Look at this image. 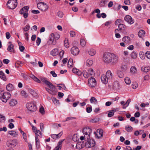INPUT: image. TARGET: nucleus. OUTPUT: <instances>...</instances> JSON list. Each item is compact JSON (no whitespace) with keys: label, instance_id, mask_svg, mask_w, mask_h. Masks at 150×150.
<instances>
[{"label":"nucleus","instance_id":"2","mask_svg":"<svg viewBox=\"0 0 150 150\" xmlns=\"http://www.w3.org/2000/svg\"><path fill=\"white\" fill-rule=\"evenodd\" d=\"M11 97L10 93L8 92H4V91H0V99L4 102L6 103L7 100Z\"/></svg>","mask_w":150,"mask_h":150},{"label":"nucleus","instance_id":"24","mask_svg":"<svg viewBox=\"0 0 150 150\" xmlns=\"http://www.w3.org/2000/svg\"><path fill=\"white\" fill-rule=\"evenodd\" d=\"M17 103V101L16 99H12L9 102V104L11 106H14L16 105Z\"/></svg>","mask_w":150,"mask_h":150},{"label":"nucleus","instance_id":"42","mask_svg":"<svg viewBox=\"0 0 150 150\" xmlns=\"http://www.w3.org/2000/svg\"><path fill=\"white\" fill-rule=\"evenodd\" d=\"M138 35L139 37L144 36L145 34V32L143 30H140L138 33Z\"/></svg>","mask_w":150,"mask_h":150},{"label":"nucleus","instance_id":"48","mask_svg":"<svg viewBox=\"0 0 150 150\" xmlns=\"http://www.w3.org/2000/svg\"><path fill=\"white\" fill-rule=\"evenodd\" d=\"M119 29H117L115 30V36L117 38H121V35L120 34L117 33L119 31Z\"/></svg>","mask_w":150,"mask_h":150},{"label":"nucleus","instance_id":"40","mask_svg":"<svg viewBox=\"0 0 150 150\" xmlns=\"http://www.w3.org/2000/svg\"><path fill=\"white\" fill-rule=\"evenodd\" d=\"M29 93L34 96H37L36 93L32 89H29L28 90Z\"/></svg>","mask_w":150,"mask_h":150},{"label":"nucleus","instance_id":"50","mask_svg":"<svg viewBox=\"0 0 150 150\" xmlns=\"http://www.w3.org/2000/svg\"><path fill=\"white\" fill-rule=\"evenodd\" d=\"M132 88L134 89H136L138 86V84L137 83L135 82H134L132 84Z\"/></svg>","mask_w":150,"mask_h":150},{"label":"nucleus","instance_id":"16","mask_svg":"<svg viewBox=\"0 0 150 150\" xmlns=\"http://www.w3.org/2000/svg\"><path fill=\"white\" fill-rule=\"evenodd\" d=\"M8 45L7 48V50L10 52H14V49L13 45L11 44V42H9L8 43Z\"/></svg>","mask_w":150,"mask_h":150},{"label":"nucleus","instance_id":"1","mask_svg":"<svg viewBox=\"0 0 150 150\" xmlns=\"http://www.w3.org/2000/svg\"><path fill=\"white\" fill-rule=\"evenodd\" d=\"M41 81L45 83L50 89L46 88V90L50 94L52 95H54L56 93V89L55 87L52 84L47 80L45 78H42L41 79Z\"/></svg>","mask_w":150,"mask_h":150},{"label":"nucleus","instance_id":"52","mask_svg":"<svg viewBox=\"0 0 150 150\" xmlns=\"http://www.w3.org/2000/svg\"><path fill=\"white\" fill-rule=\"evenodd\" d=\"M117 74L118 76L120 78H122L123 77L124 74L123 73L120 71H118Z\"/></svg>","mask_w":150,"mask_h":150},{"label":"nucleus","instance_id":"51","mask_svg":"<svg viewBox=\"0 0 150 150\" xmlns=\"http://www.w3.org/2000/svg\"><path fill=\"white\" fill-rule=\"evenodd\" d=\"M125 83L127 84H129L131 83V80L130 78L128 77H127L125 79Z\"/></svg>","mask_w":150,"mask_h":150},{"label":"nucleus","instance_id":"55","mask_svg":"<svg viewBox=\"0 0 150 150\" xmlns=\"http://www.w3.org/2000/svg\"><path fill=\"white\" fill-rule=\"evenodd\" d=\"M147 58L150 59V51H147L145 54Z\"/></svg>","mask_w":150,"mask_h":150},{"label":"nucleus","instance_id":"49","mask_svg":"<svg viewBox=\"0 0 150 150\" xmlns=\"http://www.w3.org/2000/svg\"><path fill=\"white\" fill-rule=\"evenodd\" d=\"M38 136H39V134H38L37 135H36L35 138V142L36 143L37 147L38 145V147H39L40 145V142L39 140L38 139Z\"/></svg>","mask_w":150,"mask_h":150},{"label":"nucleus","instance_id":"61","mask_svg":"<svg viewBox=\"0 0 150 150\" xmlns=\"http://www.w3.org/2000/svg\"><path fill=\"white\" fill-rule=\"evenodd\" d=\"M64 53V52L63 50L61 51L59 53V55L61 59H62L63 57Z\"/></svg>","mask_w":150,"mask_h":150},{"label":"nucleus","instance_id":"12","mask_svg":"<svg viewBox=\"0 0 150 150\" xmlns=\"http://www.w3.org/2000/svg\"><path fill=\"white\" fill-rule=\"evenodd\" d=\"M79 50L76 46L73 47L71 49V53L74 55L76 56L78 54L79 52Z\"/></svg>","mask_w":150,"mask_h":150},{"label":"nucleus","instance_id":"30","mask_svg":"<svg viewBox=\"0 0 150 150\" xmlns=\"http://www.w3.org/2000/svg\"><path fill=\"white\" fill-rule=\"evenodd\" d=\"M68 67L69 68H71L73 67V60L72 59H69L68 62Z\"/></svg>","mask_w":150,"mask_h":150},{"label":"nucleus","instance_id":"5","mask_svg":"<svg viewBox=\"0 0 150 150\" xmlns=\"http://www.w3.org/2000/svg\"><path fill=\"white\" fill-rule=\"evenodd\" d=\"M119 61V57L116 54L111 53L110 63L112 65L116 64Z\"/></svg>","mask_w":150,"mask_h":150},{"label":"nucleus","instance_id":"35","mask_svg":"<svg viewBox=\"0 0 150 150\" xmlns=\"http://www.w3.org/2000/svg\"><path fill=\"white\" fill-rule=\"evenodd\" d=\"M88 54L91 56H93L96 54L95 50L93 49H90L88 52Z\"/></svg>","mask_w":150,"mask_h":150},{"label":"nucleus","instance_id":"15","mask_svg":"<svg viewBox=\"0 0 150 150\" xmlns=\"http://www.w3.org/2000/svg\"><path fill=\"white\" fill-rule=\"evenodd\" d=\"M103 131L102 129H98L97 130V133L95 134V137L98 138H101L103 136Z\"/></svg>","mask_w":150,"mask_h":150},{"label":"nucleus","instance_id":"20","mask_svg":"<svg viewBox=\"0 0 150 150\" xmlns=\"http://www.w3.org/2000/svg\"><path fill=\"white\" fill-rule=\"evenodd\" d=\"M101 80L102 82L105 84H107L109 80L107 78V77L105 74L101 75Z\"/></svg>","mask_w":150,"mask_h":150},{"label":"nucleus","instance_id":"8","mask_svg":"<svg viewBox=\"0 0 150 150\" xmlns=\"http://www.w3.org/2000/svg\"><path fill=\"white\" fill-rule=\"evenodd\" d=\"M85 146L87 148L93 147L95 145V142L92 139H88L87 142H85Z\"/></svg>","mask_w":150,"mask_h":150},{"label":"nucleus","instance_id":"25","mask_svg":"<svg viewBox=\"0 0 150 150\" xmlns=\"http://www.w3.org/2000/svg\"><path fill=\"white\" fill-rule=\"evenodd\" d=\"M8 133L10 135L13 137H16L18 136V132L14 130L9 131Z\"/></svg>","mask_w":150,"mask_h":150},{"label":"nucleus","instance_id":"17","mask_svg":"<svg viewBox=\"0 0 150 150\" xmlns=\"http://www.w3.org/2000/svg\"><path fill=\"white\" fill-rule=\"evenodd\" d=\"M119 110L118 108H113L112 110L109 111V113L108 114V117H111L114 114V112Z\"/></svg>","mask_w":150,"mask_h":150},{"label":"nucleus","instance_id":"44","mask_svg":"<svg viewBox=\"0 0 150 150\" xmlns=\"http://www.w3.org/2000/svg\"><path fill=\"white\" fill-rule=\"evenodd\" d=\"M118 27L119 29L120 30H125L126 27V26L123 24H120L119 25Z\"/></svg>","mask_w":150,"mask_h":150},{"label":"nucleus","instance_id":"45","mask_svg":"<svg viewBox=\"0 0 150 150\" xmlns=\"http://www.w3.org/2000/svg\"><path fill=\"white\" fill-rule=\"evenodd\" d=\"M80 44L82 46L84 47L86 44L85 40L81 38L80 40Z\"/></svg>","mask_w":150,"mask_h":150},{"label":"nucleus","instance_id":"37","mask_svg":"<svg viewBox=\"0 0 150 150\" xmlns=\"http://www.w3.org/2000/svg\"><path fill=\"white\" fill-rule=\"evenodd\" d=\"M64 46L67 48H68L69 47V42L68 41V40L67 38H65L64 41Z\"/></svg>","mask_w":150,"mask_h":150},{"label":"nucleus","instance_id":"31","mask_svg":"<svg viewBox=\"0 0 150 150\" xmlns=\"http://www.w3.org/2000/svg\"><path fill=\"white\" fill-rule=\"evenodd\" d=\"M142 70L145 72H147L150 70V67L149 66H143L142 67Z\"/></svg>","mask_w":150,"mask_h":150},{"label":"nucleus","instance_id":"33","mask_svg":"<svg viewBox=\"0 0 150 150\" xmlns=\"http://www.w3.org/2000/svg\"><path fill=\"white\" fill-rule=\"evenodd\" d=\"M6 89L8 91H11L13 89V86L11 84L9 83L6 86Z\"/></svg>","mask_w":150,"mask_h":150},{"label":"nucleus","instance_id":"10","mask_svg":"<svg viewBox=\"0 0 150 150\" xmlns=\"http://www.w3.org/2000/svg\"><path fill=\"white\" fill-rule=\"evenodd\" d=\"M96 84V81L95 78L91 77L88 80V84L90 87L91 88L95 87Z\"/></svg>","mask_w":150,"mask_h":150},{"label":"nucleus","instance_id":"13","mask_svg":"<svg viewBox=\"0 0 150 150\" xmlns=\"http://www.w3.org/2000/svg\"><path fill=\"white\" fill-rule=\"evenodd\" d=\"M124 20L130 24H132L134 22V20L129 15H126L124 18Z\"/></svg>","mask_w":150,"mask_h":150},{"label":"nucleus","instance_id":"39","mask_svg":"<svg viewBox=\"0 0 150 150\" xmlns=\"http://www.w3.org/2000/svg\"><path fill=\"white\" fill-rule=\"evenodd\" d=\"M21 95L24 98H26L28 96V94L24 91H22L21 92Z\"/></svg>","mask_w":150,"mask_h":150},{"label":"nucleus","instance_id":"22","mask_svg":"<svg viewBox=\"0 0 150 150\" xmlns=\"http://www.w3.org/2000/svg\"><path fill=\"white\" fill-rule=\"evenodd\" d=\"M105 76L109 81L111 80L113 77V74L110 71H108L106 73Z\"/></svg>","mask_w":150,"mask_h":150},{"label":"nucleus","instance_id":"62","mask_svg":"<svg viewBox=\"0 0 150 150\" xmlns=\"http://www.w3.org/2000/svg\"><path fill=\"white\" fill-rule=\"evenodd\" d=\"M40 126L41 131H43L44 128L43 124L42 123H40Z\"/></svg>","mask_w":150,"mask_h":150},{"label":"nucleus","instance_id":"47","mask_svg":"<svg viewBox=\"0 0 150 150\" xmlns=\"http://www.w3.org/2000/svg\"><path fill=\"white\" fill-rule=\"evenodd\" d=\"M139 56L141 59H144L145 58L144 53L143 52H140L139 54Z\"/></svg>","mask_w":150,"mask_h":150},{"label":"nucleus","instance_id":"57","mask_svg":"<svg viewBox=\"0 0 150 150\" xmlns=\"http://www.w3.org/2000/svg\"><path fill=\"white\" fill-rule=\"evenodd\" d=\"M40 112L42 114H45V110L43 107H41L40 109Z\"/></svg>","mask_w":150,"mask_h":150},{"label":"nucleus","instance_id":"64","mask_svg":"<svg viewBox=\"0 0 150 150\" xmlns=\"http://www.w3.org/2000/svg\"><path fill=\"white\" fill-rule=\"evenodd\" d=\"M122 20L120 19H117L115 22V23L116 25H117L119 23H121Z\"/></svg>","mask_w":150,"mask_h":150},{"label":"nucleus","instance_id":"58","mask_svg":"<svg viewBox=\"0 0 150 150\" xmlns=\"http://www.w3.org/2000/svg\"><path fill=\"white\" fill-rule=\"evenodd\" d=\"M121 69L123 71H125L127 69V66L125 65H122L121 67Z\"/></svg>","mask_w":150,"mask_h":150},{"label":"nucleus","instance_id":"19","mask_svg":"<svg viewBox=\"0 0 150 150\" xmlns=\"http://www.w3.org/2000/svg\"><path fill=\"white\" fill-rule=\"evenodd\" d=\"M72 71L74 73L78 76H81L82 74L81 71L76 68H74L72 69Z\"/></svg>","mask_w":150,"mask_h":150},{"label":"nucleus","instance_id":"7","mask_svg":"<svg viewBox=\"0 0 150 150\" xmlns=\"http://www.w3.org/2000/svg\"><path fill=\"white\" fill-rule=\"evenodd\" d=\"M37 6L38 9L41 10L45 11H46L48 9V6L44 3L41 2L38 3L37 4Z\"/></svg>","mask_w":150,"mask_h":150},{"label":"nucleus","instance_id":"27","mask_svg":"<svg viewBox=\"0 0 150 150\" xmlns=\"http://www.w3.org/2000/svg\"><path fill=\"white\" fill-rule=\"evenodd\" d=\"M93 63V60L91 59H88L86 61V65L88 67H90L91 66Z\"/></svg>","mask_w":150,"mask_h":150},{"label":"nucleus","instance_id":"4","mask_svg":"<svg viewBox=\"0 0 150 150\" xmlns=\"http://www.w3.org/2000/svg\"><path fill=\"white\" fill-rule=\"evenodd\" d=\"M26 107L29 111L34 112L37 110L36 105L33 102H29L27 103Z\"/></svg>","mask_w":150,"mask_h":150},{"label":"nucleus","instance_id":"59","mask_svg":"<svg viewBox=\"0 0 150 150\" xmlns=\"http://www.w3.org/2000/svg\"><path fill=\"white\" fill-rule=\"evenodd\" d=\"M30 28L29 25H27L25 26V27L23 28V30L24 31H27Z\"/></svg>","mask_w":150,"mask_h":150},{"label":"nucleus","instance_id":"9","mask_svg":"<svg viewBox=\"0 0 150 150\" xmlns=\"http://www.w3.org/2000/svg\"><path fill=\"white\" fill-rule=\"evenodd\" d=\"M54 33H52L49 37V40L48 41V44L49 45H54L56 43V41L54 40Z\"/></svg>","mask_w":150,"mask_h":150},{"label":"nucleus","instance_id":"28","mask_svg":"<svg viewBox=\"0 0 150 150\" xmlns=\"http://www.w3.org/2000/svg\"><path fill=\"white\" fill-rule=\"evenodd\" d=\"M137 56V53L133 51L130 54V57L132 59H135Z\"/></svg>","mask_w":150,"mask_h":150},{"label":"nucleus","instance_id":"63","mask_svg":"<svg viewBox=\"0 0 150 150\" xmlns=\"http://www.w3.org/2000/svg\"><path fill=\"white\" fill-rule=\"evenodd\" d=\"M41 41V39L39 37L37 38V39L36 40V43L37 45L38 46L40 44Z\"/></svg>","mask_w":150,"mask_h":150},{"label":"nucleus","instance_id":"53","mask_svg":"<svg viewBox=\"0 0 150 150\" xmlns=\"http://www.w3.org/2000/svg\"><path fill=\"white\" fill-rule=\"evenodd\" d=\"M21 44L22 43L21 42L18 43L19 45V49L21 52H23L25 49V47L21 45Z\"/></svg>","mask_w":150,"mask_h":150},{"label":"nucleus","instance_id":"26","mask_svg":"<svg viewBox=\"0 0 150 150\" xmlns=\"http://www.w3.org/2000/svg\"><path fill=\"white\" fill-rule=\"evenodd\" d=\"M0 78L4 81H6L7 80L4 73L2 71H0Z\"/></svg>","mask_w":150,"mask_h":150},{"label":"nucleus","instance_id":"3","mask_svg":"<svg viewBox=\"0 0 150 150\" xmlns=\"http://www.w3.org/2000/svg\"><path fill=\"white\" fill-rule=\"evenodd\" d=\"M17 0H9L7 3V6L9 9H13L17 6Z\"/></svg>","mask_w":150,"mask_h":150},{"label":"nucleus","instance_id":"6","mask_svg":"<svg viewBox=\"0 0 150 150\" xmlns=\"http://www.w3.org/2000/svg\"><path fill=\"white\" fill-rule=\"evenodd\" d=\"M111 53L107 52L104 54L103 60L105 63L107 64H110L111 59Z\"/></svg>","mask_w":150,"mask_h":150},{"label":"nucleus","instance_id":"43","mask_svg":"<svg viewBox=\"0 0 150 150\" xmlns=\"http://www.w3.org/2000/svg\"><path fill=\"white\" fill-rule=\"evenodd\" d=\"M131 72L133 74L136 73L137 72V70L136 67L134 66H132L130 69Z\"/></svg>","mask_w":150,"mask_h":150},{"label":"nucleus","instance_id":"18","mask_svg":"<svg viewBox=\"0 0 150 150\" xmlns=\"http://www.w3.org/2000/svg\"><path fill=\"white\" fill-rule=\"evenodd\" d=\"M85 143L82 142H79L77 143L76 148L77 149H80L85 146Z\"/></svg>","mask_w":150,"mask_h":150},{"label":"nucleus","instance_id":"38","mask_svg":"<svg viewBox=\"0 0 150 150\" xmlns=\"http://www.w3.org/2000/svg\"><path fill=\"white\" fill-rule=\"evenodd\" d=\"M90 100L91 103L96 104L97 103V99L94 97H92Z\"/></svg>","mask_w":150,"mask_h":150},{"label":"nucleus","instance_id":"36","mask_svg":"<svg viewBox=\"0 0 150 150\" xmlns=\"http://www.w3.org/2000/svg\"><path fill=\"white\" fill-rule=\"evenodd\" d=\"M83 74L84 77L85 78H88L90 76L88 73L87 72L86 70H83Z\"/></svg>","mask_w":150,"mask_h":150},{"label":"nucleus","instance_id":"29","mask_svg":"<svg viewBox=\"0 0 150 150\" xmlns=\"http://www.w3.org/2000/svg\"><path fill=\"white\" fill-rule=\"evenodd\" d=\"M113 87L116 90H117L120 88L119 84L117 81H115L114 83Z\"/></svg>","mask_w":150,"mask_h":150},{"label":"nucleus","instance_id":"11","mask_svg":"<svg viewBox=\"0 0 150 150\" xmlns=\"http://www.w3.org/2000/svg\"><path fill=\"white\" fill-rule=\"evenodd\" d=\"M7 146L9 147H14L17 144V141L15 139L10 140L7 143Z\"/></svg>","mask_w":150,"mask_h":150},{"label":"nucleus","instance_id":"23","mask_svg":"<svg viewBox=\"0 0 150 150\" xmlns=\"http://www.w3.org/2000/svg\"><path fill=\"white\" fill-rule=\"evenodd\" d=\"M122 41L127 44H130L131 42L130 38L128 36H125L122 38Z\"/></svg>","mask_w":150,"mask_h":150},{"label":"nucleus","instance_id":"34","mask_svg":"<svg viewBox=\"0 0 150 150\" xmlns=\"http://www.w3.org/2000/svg\"><path fill=\"white\" fill-rule=\"evenodd\" d=\"M58 54V50L57 49H54L51 52V54L53 56H56Z\"/></svg>","mask_w":150,"mask_h":150},{"label":"nucleus","instance_id":"54","mask_svg":"<svg viewBox=\"0 0 150 150\" xmlns=\"http://www.w3.org/2000/svg\"><path fill=\"white\" fill-rule=\"evenodd\" d=\"M52 100L54 104H59V101L56 98H55L54 97L52 98Z\"/></svg>","mask_w":150,"mask_h":150},{"label":"nucleus","instance_id":"21","mask_svg":"<svg viewBox=\"0 0 150 150\" xmlns=\"http://www.w3.org/2000/svg\"><path fill=\"white\" fill-rule=\"evenodd\" d=\"M29 7L28 6H25L22 8L20 11V13L21 14L28 12V11Z\"/></svg>","mask_w":150,"mask_h":150},{"label":"nucleus","instance_id":"41","mask_svg":"<svg viewBox=\"0 0 150 150\" xmlns=\"http://www.w3.org/2000/svg\"><path fill=\"white\" fill-rule=\"evenodd\" d=\"M88 71L90 76H92L95 75V73L93 69L90 68L88 69Z\"/></svg>","mask_w":150,"mask_h":150},{"label":"nucleus","instance_id":"60","mask_svg":"<svg viewBox=\"0 0 150 150\" xmlns=\"http://www.w3.org/2000/svg\"><path fill=\"white\" fill-rule=\"evenodd\" d=\"M64 139L60 140L58 143L57 146H60V147H62V143L64 141Z\"/></svg>","mask_w":150,"mask_h":150},{"label":"nucleus","instance_id":"32","mask_svg":"<svg viewBox=\"0 0 150 150\" xmlns=\"http://www.w3.org/2000/svg\"><path fill=\"white\" fill-rule=\"evenodd\" d=\"M30 77L35 81L38 83H40L41 82V81L33 74L31 75L30 76Z\"/></svg>","mask_w":150,"mask_h":150},{"label":"nucleus","instance_id":"14","mask_svg":"<svg viewBox=\"0 0 150 150\" xmlns=\"http://www.w3.org/2000/svg\"><path fill=\"white\" fill-rule=\"evenodd\" d=\"M91 132L92 130L91 129L89 128H85L83 130V132L84 135H88V137L90 136Z\"/></svg>","mask_w":150,"mask_h":150},{"label":"nucleus","instance_id":"46","mask_svg":"<svg viewBox=\"0 0 150 150\" xmlns=\"http://www.w3.org/2000/svg\"><path fill=\"white\" fill-rule=\"evenodd\" d=\"M126 130L128 132H131L133 130V127L131 126H126L125 127Z\"/></svg>","mask_w":150,"mask_h":150},{"label":"nucleus","instance_id":"56","mask_svg":"<svg viewBox=\"0 0 150 150\" xmlns=\"http://www.w3.org/2000/svg\"><path fill=\"white\" fill-rule=\"evenodd\" d=\"M130 101V100L128 99L127 100L125 103L124 104V107H123V108H126L129 105Z\"/></svg>","mask_w":150,"mask_h":150}]
</instances>
